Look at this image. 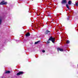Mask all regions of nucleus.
Segmentation results:
<instances>
[{"instance_id":"1","label":"nucleus","mask_w":78,"mask_h":78,"mask_svg":"<svg viewBox=\"0 0 78 78\" xmlns=\"http://www.w3.org/2000/svg\"><path fill=\"white\" fill-rule=\"evenodd\" d=\"M51 41L53 43H55V39L52 36H51L47 41L48 44H49V43H50V41Z\"/></svg>"},{"instance_id":"2","label":"nucleus","mask_w":78,"mask_h":78,"mask_svg":"<svg viewBox=\"0 0 78 78\" xmlns=\"http://www.w3.org/2000/svg\"><path fill=\"white\" fill-rule=\"evenodd\" d=\"M7 2H5V1H2L0 3V5H6Z\"/></svg>"},{"instance_id":"3","label":"nucleus","mask_w":78,"mask_h":78,"mask_svg":"<svg viewBox=\"0 0 78 78\" xmlns=\"http://www.w3.org/2000/svg\"><path fill=\"white\" fill-rule=\"evenodd\" d=\"M23 74V71H20L18 73H17L16 75L19 76V75H22Z\"/></svg>"},{"instance_id":"4","label":"nucleus","mask_w":78,"mask_h":78,"mask_svg":"<svg viewBox=\"0 0 78 78\" xmlns=\"http://www.w3.org/2000/svg\"><path fill=\"white\" fill-rule=\"evenodd\" d=\"M57 50L58 51H64V49L62 48H57Z\"/></svg>"},{"instance_id":"5","label":"nucleus","mask_w":78,"mask_h":78,"mask_svg":"<svg viewBox=\"0 0 78 78\" xmlns=\"http://www.w3.org/2000/svg\"><path fill=\"white\" fill-rule=\"evenodd\" d=\"M50 31L48 30H47L45 32V34H50Z\"/></svg>"},{"instance_id":"6","label":"nucleus","mask_w":78,"mask_h":78,"mask_svg":"<svg viewBox=\"0 0 78 78\" xmlns=\"http://www.w3.org/2000/svg\"><path fill=\"white\" fill-rule=\"evenodd\" d=\"M66 3L67 1L66 0H62V2H61L62 4H63V3Z\"/></svg>"},{"instance_id":"7","label":"nucleus","mask_w":78,"mask_h":78,"mask_svg":"<svg viewBox=\"0 0 78 78\" xmlns=\"http://www.w3.org/2000/svg\"><path fill=\"white\" fill-rule=\"evenodd\" d=\"M26 37H27L28 36H30V33L27 32L26 34Z\"/></svg>"},{"instance_id":"8","label":"nucleus","mask_w":78,"mask_h":78,"mask_svg":"<svg viewBox=\"0 0 78 78\" xmlns=\"http://www.w3.org/2000/svg\"><path fill=\"white\" fill-rule=\"evenodd\" d=\"M66 8L68 9H70V8H69V5H68V4H66Z\"/></svg>"},{"instance_id":"9","label":"nucleus","mask_w":78,"mask_h":78,"mask_svg":"<svg viewBox=\"0 0 78 78\" xmlns=\"http://www.w3.org/2000/svg\"><path fill=\"white\" fill-rule=\"evenodd\" d=\"M68 3L69 5H71V3H72V1H69Z\"/></svg>"},{"instance_id":"10","label":"nucleus","mask_w":78,"mask_h":78,"mask_svg":"<svg viewBox=\"0 0 78 78\" xmlns=\"http://www.w3.org/2000/svg\"><path fill=\"white\" fill-rule=\"evenodd\" d=\"M10 73V71H6L5 72V73Z\"/></svg>"},{"instance_id":"11","label":"nucleus","mask_w":78,"mask_h":78,"mask_svg":"<svg viewBox=\"0 0 78 78\" xmlns=\"http://www.w3.org/2000/svg\"><path fill=\"white\" fill-rule=\"evenodd\" d=\"M40 42V41H38L37 42H35V44H38L39 42Z\"/></svg>"},{"instance_id":"12","label":"nucleus","mask_w":78,"mask_h":78,"mask_svg":"<svg viewBox=\"0 0 78 78\" xmlns=\"http://www.w3.org/2000/svg\"><path fill=\"white\" fill-rule=\"evenodd\" d=\"M2 20L0 19V25L2 24Z\"/></svg>"},{"instance_id":"13","label":"nucleus","mask_w":78,"mask_h":78,"mask_svg":"<svg viewBox=\"0 0 78 78\" xmlns=\"http://www.w3.org/2000/svg\"><path fill=\"white\" fill-rule=\"evenodd\" d=\"M70 42V41L69 40H67L66 41V43L69 44Z\"/></svg>"},{"instance_id":"14","label":"nucleus","mask_w":78,"mask_h":78,"mask_svg":"<svg viewBox=\"0 0 78 78\" xmlns=\"http://www.w3.org/2000/svg\"><path fill=\"white\" fill-rule=\"evenodd\" d=\"M76 6H78V2L76 3Z\"/></svg>"},{"instance_id":"15","label":"nucleus","mask_w":78,"mask_h":78,"mask_svg":"<svg viewBox=\"0 0 78 78\" xmlns=\"http://www.w3.org/2000/svg\"><path fill=\"white\" fill-rule=\"evenodd\" d=\"M42 51L43 53H45V51L44 50H43Z\"/></svg>"},{"instance_id":"16","label":"nucleus","mask_w":78,"mask_h":78,"mask_svg":"<svg viewBox=\"0 0 78 78\" xmlns=\"http://www.w3.org/2000/svg\"><path fill=\"white\" fill-rule=\"evenodd\" d=\"M67 20H69V17H68L67 18Z\"/></svg>"}]
</instances>
